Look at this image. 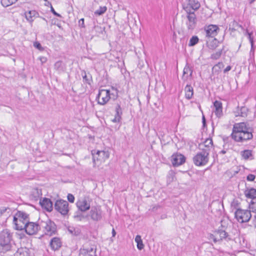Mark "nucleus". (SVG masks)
I'll use <instances>...</instances> for the list:
<instances>
[{
  "instance_id": "1",
  "label": "nucleus",
  "mask_w": 256,
  "mask_h": 256,
  "mask_svg": "<svg viewBox=\"0 0 256 256\" xmlns=\"http://www.w3.org/2000/svg\"><path fill=\"white\" fill-rule=\"evenodd\" d=\"M231 136L237 142H244L252 139L253 136L252 132L250 131V128L244 122L235 124Z\"/></svg>"
},
{
  "instance_id": "2",
  "label": "nucleus",
  "mask_w": 256,
  "mask_h": 256,
  "mask_svg": "<svg viewBox=\"0 0 256 256\" xmlns=\"http://www.w3.org/2000/svg\"><path fill=\"white\" fill-rule=\"evenodd\" d=\"M29 220V215L23 212L18 211L14 216L13 222L17 230H24Z\"/></svg>"
},
{
  "instance_id": "3",
  "label": "nucleus",
  "mask_w": 256,
  "mask_h": 256,
  "mask_svg": "<svg viewBox=\"0 0 256 256\" xmlns=\"http://www.w3.org/2000/svg\"><path fill=\"white\" fill-rule=\"evenodd\" d=\"M40 230L46 235L51 236L55 234L56 228L54 223L47 219L46 220L40 221Z\"/></svg>"
},
{
  "instance_id": "4",
  "label": "nucleus",
  "mask_w": 256,
  "mask_h": 256,
  "mask_svg": "<svg viewBox=\"0 0 256 256\" xmlns=\"http://www.w3.org/2000/svg\"><path fill=\"white\" fill-rule=\"evenodd\" d=\"M94 167H99L110 156L108 151L97 150L96 153L92 151Z\"/></svg>"
},
{
  "instance_id": "5",
  "label": "nucleus",
  "mask_w": 256,
  "mask_h": 256,
  "mask_svg": "<svg viewBox=\"0 0 256 256\" xmlns=\"http://www.w3.org/2000/svg\"><path fill=\"white\" fill-rule=\"evenodd\" d=\"M11 240L12 234L8 230H3L0 232V246L2 247V250L6 252L10 250Z\"/></svg>"
},
{
  "instance_id": "6",
  "label": "nucleus",
  "mask_w": 256,
  "mask_h": 256,
  "mask_svg": "<svg viewBox=\"0 0 256 256\" xmlns=\"http://www.w3.org/2000/svg\"><path fill=\"white\" fill-rule=\"evenodd\" d=\"M234 217L240 223L247 222L252 218L250 210L237 208L234 212Z\"/></svg>"
},
{
  "instance_id": "7",
  "label": "nucleus",
  "mask_w": 256,
  "mask_h": 256,
  "mask_svg": "<svg viewBox=\"0 0 256 256\" xmlns=\"http://www.w3.org/2000/svg\"><path fill=\"white\" fill-rule=\"evenodd\" d=\"M208 150L198 152L193 158L194 164L197 166L206 165L208 162Z\"/></svg>"
},
{
  "instance_id": "8",
  "label": "nucleus",
  "mask_w": 256,
  "mask_h": 256,
  "mask_svg": "<svg viewBox=\"0 0 256 256\" xmlns=\"http://www.w3.org/2000/svg\"><path fill=\"white\" fill-rule=\"evenodd\" d=\"M200 7V3L196 0H186L182 4V8L186 13H195Z\"/></svg>"
},
{
  "instance_id": "9",
  "label": "nucleus",
  "mask_w": 256,
  "mask_h": 256,
  "mask_svg": "<svg viewBox=\"0 0 256 256\" xmlns=\"http://www.w3.org/2000/svg\"><path fill=\"white\" fill-rule=\"evenodd\" d=\"M80 256H96V246L90 243H86L80 250Z\"/></svg>"
},
{
  "instance_id": "10",
  "label": "nucleus",
  "mask_w": 256,
  "mask_h": 256,
  "mask_svg": "<svg viewBox=\"0 0 256 256\" xmlns=\"http://www.w3.org/2000/svg\"><path fill=\"white\" fill-rule=\"evenodd\" d=\"M55 210L63 216L68 214L69 211L68 203L62 200H58L54 204Z\"/></svg>"
},
{
  "instance_id": "11",
  "label": "nucleus",
  "mask_w": 256,
  "mask_h": 256,
  "mask_svg": "<svg viewBox=\"0 0 256 256\" xmlns=\"http://www.w3.org/2000/svg\"><path fill=\"white\" fill-rule=\"evenodd\" d=\"M197 18L195 13H186V25L189 32H192L196 28Z\"/></svg>"
},
{
  "instance_id": "12",
  "label": "nucleus",
  "mask_w": 256,
  "mask_h": 256,
  "mask_svg": "<svg viewBox=\"0 0 256 256\" xmlns=\"http://www.w3.org/2000/svg\"><path fill=\"white\" fill-rule=\"evenodd\" d=\"M40 221H38V223L28 221L24 228L26 232L28 235L36 234L40 230Z\"/></svg>"
},
{
  "instance_id": "13",
  "label": "nucleus",
  "mask_w": 256,
  "mask_h": 256,
  "mask_svg": "<svg viewBox=\"0 0 256 256\" xmlns=\"http://www.w3.org/2000/svg\"><path fill=\"white\" fill-rule=\"evenodd\" d=\"M76 205L78 210L85 212L90 208V201L87 197L82 198L77 201Z\"/></svg>"
},
{
  "instance_id": "14",
  "label": "nucleus",
  "mask_w": 256,
  "mask_h": 256,
  "mask_svg": "<svg viewBox=\"0 0 256 256\" xmlns=\"http://www.w3.org/2000/svg\"><path fill=\"white\" fill-rule=\"evenodd\" d=\"M110 94L109 90H100L97 98L98 100V104L101 105H104L106 104L110 100Z\"/></svg>"
},
{
  "instance_id": "15",
  "label": "nucleus",
  "mask_w": 256,
  "mask_h": 256,
  "mask_svg": "<svg viewBox=\"0 0 256 256\" xmlns=\"http://www.w3.org/2000/svg\"><path fill=\"white\" fill-rule=\"evenodd\" d=\"M102 212L100 206H92L89 212V216L90 218L96 222H98L102 220Z\"/></svg>"
},
{
  "instance_id": "16",
  "label": "nucleus",
  "mask_w": 256,
  "mask_h": 256,
  "mask_svg": "<svg viewBox=\"0 0 256 256\" xmlns=\"http://www.w3.org/2000/svg\"><path fill=\"white\" fill-rule=\"evenodd\" d=\"M172 162L174 166H179L185 162V157L182 154H173Z\"/></svg>"
},
{
  "instance_id": "17",
  "label": "nucleus",
  "mask_w": 256,
  "mask_h": 256,
  "mask_svg": "<svg viewBox=\"0 0 256 256\" xmlns=\"http://www.w3.org/2000/svg\"><path fill=\"white\" fill-rule=\"evenodd\" d=\"M218 30L219 28L216 25H209L206 28V35L207 36L214 37L217 34Z\"/></svg>"
},
{
  "instance_id": "18",
  "label": "nucleus",
  "mask_w": 256,
  "mask_h": 256,
  "mask_svg": "<svg viewBox=\"0 0 256 256\" xmlns=\"http://www.w3.org/2000/svg\"><path fill=\"white\" fill-rule=\"evenodd\" d=\"M50 246L53 250H58L62 246V242L59 238L54 237L51 239Z\"/></svg>"
},
{
  "instance_id": "19",
  "label": "nucleus",
  "mask_w": 256,
  "mask_h": 256,
  "mask_svg": "<svg viewBox=\"0 0 256 256\" xmlns=\"http://www.w3.org/2000/svg\"><path fill=\"white\" fill-rule=\"evenodd\" d=\"M40 203L42 206L48 212H50L52 210V202L49 198H44L42 200H40Z\"/></svg>"
},
{
  "instance_id": "20",
  "label": "nucleus",
  "mask_w": 256,
  "mask_h": 256,
  "mask_svg": "<svg viewBox=\"0 0 256 256\" xmlns=\"http://www.w3.org/2000/svg\"><path fill=\"white\" fill-rule=\"evenodd\" d=\"M192 74V70L190 66L186 64L183 70V74L182 79L184 81H186L188 79L191 78Z\"/></svg>"
},
{
  "instance_id": "21",
  "label": "nucleus",
  "mask_w": 256,
  "mask_h": 256,
  "mask_svg": "<svg viewBox=\"0 0 256 256\" xmlns=\"http://www.w3.org/2000/svg\"><path fill=\"white\" fill-rule=\"evenodd\" d=\"M213 142L212 138H207L203 143L200 144L199 146L202 151H206L209 152L210 149L212 148Z\"/></svg>"
},
{
  "instance_id": "22",
  "label": "nucleus",
  "mask_w": 256,
  "mask_h": 256,
  "mask_svg": "<svg viewBox=\"0 0 256 256\" xmlns=\"http://www.w3.org/2000/svg\"><path fill=\"white\" fill-rule=\"evenodd\" d=\"M215 108L214 114L218 118H220L222 116V108L221 102L216 100L214 104Z\"/></svg>"
},
{
  "instance_id": "23",
  "label": "nucleus",
  "mask_w": 256,
  "mask_h": 256,
  "mask_svg": "<svg viewBox=\"0 0 256 256\" xmlns=\"http://www.w3.org/2000/svg\"><path fill=\"white\" fill-rule=\"evenodd\" d=\"M116 114L114 118L112 120L114 122H119L121 120V116L122 114V109L120 104H118L116 106Z\"/></svg>"
},
{
  "instance_id": "24",
  "label": "nucleus",
  "mask_w": 256,
  "mask_h": 256,
  "mask_svg": "<svg viewBox=\"0 0 256 256\" xmlns=\"http://www.w3.org/2000/svg\"><path fill=\"white\" fill-rule=\"evenodd\" d=\"M249 110L246 106H242L240 108H238L236 112V116L246 117L249 114Z\"/></svg>"
},
{
  "instance_id": "25",
  "label": "nucleus",
  "mask_w": 256,
  "mask_h": 256,
  "mask_svg": "<svg viewBox=\"0 0 256 256\" xmlns=\"http://www.w3.org/2000/svg\"><path fill=\"white\" fill-rule=\"evenodd\" d=\"M214 232L215 240H218V242L222 240L224 238H226L228 236L227 233L223 230H218V231H216Z\"/></svg>"
},
{
  "instance_id": "26",
  "label": "nucleus",
  "mask_w": 256,
  "mask_h": 256,
  "mask_svg": "<svg viewBox=\"0 0 256 256\" xmlns=\"http://www.w3.org/2000/svg\"><path fill=\"white\" fill-rule=\"evenodd\" d=\"M185 96L188 100H190L192 98L194 94L193 88L187 84L184 88Z\"/></svg>"
},
{
  "instance_id": "27",
  "label": "nucleus",
  "mask_w": 256,
  "mask_h": 256,
  "mask_svg": "<svg viewBox=\"0 0 256 256\" xmlns=\"http://www.w3.org/2000/svg\"><path fill=\"white\" fill-rule=\"evenodd\" d=\"M14 256H30L28 250L26 248H20L18 249Z\"/></svg>"
},
{
  "instance_id": "28",
  "label": "nucleus",
  "mask_w": 256,
  "mask_h": 256,
  "mask_svg": "<svg viewBox=\"0 0 256 256\" xmlns=\"http://www.w3.org/2000/svg\"><path fill=\"white\" fill-rule=\"evenodd\" d=\"M24 14L26 20L32 22L34 21L33 18L36 14V12L35 10H30L28 12H26Z\"/></svg>"
},
{
  "instance_id": "29",
  "label": "nucleus",
  "mask_w": 256,
  "mask_h": 256,
  "mask_svg": "<svg viewBox=\"0 0 256 256\" xmlns=\"http://www.w3.org/2000/svg\"><path fill=\"white\" fill-rule=\"evenodd\" d=\"M246 196L248 198H256V190L254 188H250L245 192Z\"/></svg>"
},
{
  "instance_id": "30",
  "label": "nucleus",
  "mask_w": 256,
  "mask_h": 256,
  "mask_svg": "<svg viewBox=\"0 0 256 256\" xmlns=\"http://www.w3.org/2000/svg\"><path fill=\"white\" fill-rule=\"evenodd\" d=\"M32 196L34 198V200H36L41 197L42 194L40 190L38 188H34L32 192Z\"/></svg>"
},
{
  "instance_id": "31",
  "label": "nucleus",
  "mask_w": 256,
  "mask_h": 256,
  "mask_svg": "<svg viewBox=\"0 0 256 256\" xmlns=\"http://www.w3.org/2000/svg\"><path fill=\"white\" fill-rule=\"evenodd\" d=\"M240 155L243 159L248 160L252 156V151L249 150H246L240 152Z\"/></svg>"
},
{
  "instance_id": "32",
  "label": "nucleus",
  "mask_w": 256,
  "mask_h": 256,
  "mask_svg": "<svg viewBox=\"0 0 256 256\" xmlns=\"http://www.w3.org/2000/svg\"><path fill=\"white\" fill-rule=\"evenodd\" d=\"M135 242L137 243V247L138 250H141L144 248V245L142 243V241L140 236L137 235L136 236Z\"/></svg>"
},
{
  "instance_id": "33",
  "label": "nucleus",
  "mask_w": 256,
  "mask_h": 256,
  "mask_svg": "<svg viewBox=\"0 0 256 256\" xmlns=\"http://www.w3.org/2000/svg\"><path fill=\"white\" fill-rule=\"evenodd\" d=\"M18 0H1V4L4 7H8L14 4Z\"/></svg>"
},
{
  "instance_id": "34",
  "label": "nucleus",
  "mask_w": 256,
  "mask_h": 256,
  "mask_svg": "<svg viewBox=\"0 0 256 256\" xmlns=\"http://www.w3.org/2000/svg\"><path fill=\"white\" fill-rule=\"evenodd\" d=\"M54 68L55 70L59 72L63 71L64 70V68L62 61L56 62L54 64Z\"/></svg>"
},
{
  "instance_id": "35",
  "label": "nucleus",
  "mask_w": 256,
  "mask_h": 256,
  "mask_svg": "<svg viewBox=\"0 0 256 256\" xmlns=\"http://www.w3.org/2000/svg\"><path fill=\"white\" fill-rule=\"evenodd\" d=\"M199 39L197 36H192L189 42L188 46H192L198 42Z\"/></svg>"
},
{
  "instance_id": "36",
  "label": "nucleus",
  "mask_w": 256,
  "mask_h": 256,
  "mask_svg": "<svg viewBox=\"0 0 256 256\" xmlns=\"http://www.w3.org/2000/svg\"><path fill=\"white\" fill-rule=\"evenodd\" d=\"M223 50H224V48L222 50H220L216 52L215 53H214L213 54H212L211 55V56H210L211 58H212L213 60H218V59L220 57V56H222V52Z\"/></svg>"
},
{
  "instance_id": "37",
  "label": "nucleus",
  "mask_w": 256,
  "mask_h": 256,
  "mask_svg": "<svg viewBox=\"0 0 256 256\" xmlns=\"http://www.w3.org/2000/svg\"><path fill=\"white\" fill-rule=\"evenodd\" d=\"M107 10V8L106 6H100L98 10H97L95 12L94 14H96L98 15H102L103 14H104Z\"/></svg>"
},
{
  "instance_id": "38",
  "label": "nucleus",
  "mask_w": 256,
  "mask_h": 256,
  "mask_svg": "<svg viewBox=\"0 0 256 256\" xmlns=\"http://www.w3.org/2000/svg\"><path fill=\"white\" fill-rule=\"evenodd\" d=\"M68 230L70 232V233L74 236H78L80 233V231L78 229H76L74 227L68 228Z\"/></svg>"
},
{
  "instance_id": "39",
  "label": "nucleus",
  "mask_w": 256,
  "mask_h": 256,
  "mask_svg": "<svg viewBox=\"0 0 256 256\" xmlns=\"http://www.w3.org/2000/svg\"><path fill=\"white\" fill-rule=\"evenodd\" d=\"M245 34L248 36V38L250 42L252 47L254 46V38L252 36V32H250L248 30H246Z\"/></svg>"
},
{
  "instance_id": "40",
  "label": "nucleus",
  "mask_w": 256,
  "mask_h": 256,
  "mask_svg": "<svg viewBox=\"0 0 256 256\" xmlns=\"http://www.w3.org/2000/svg\"><path fill=\"white\" fill-rule=\"evenodd\" d=\"M250 208L253 212L256 213V198L252 200L250 204Z\"/></svg>"
},
{
  "instance_id": "41",
  "label": "nucleus",
  "mask_w": 256,
  "mask_h": 256,
  "mask_svg": "<svg viewBox=\"0 0 256 256\" xmlns=\"http://www.w3.org/2000/svg\"><path fill=\"white\" fill-rule=\"evenodd\" d=\"M34 46L38 48V50H41V51H42L44 50V48L38 42H35L34 43Z\"/></svg>"
},
{
  "instance_id": "42",
  "label": "nucleus",
  "mask_w": 256,
  "mask_h": 256,
  "mask_svg": "<svg viewBox=\"0 0 256 256\" xmlns=\"http://www.w3.org/2000/svg\"><path fill=\"white\" fill-rule=\"evenodd\" d=\"M68 200L70 202H74V196L70 194H68Z\"/></svg>"
},
{
  "instance_id": "43",
  "label": "nucleus",
  "mask_w": 256,
  "mask_h": 256,
  "mask_svg": "<svg viewBox=\"0 0 256 256\" xmlns=\"http://www.w3.org/2000/svg\"><path fill=\"white\" fill-rule=\"evenodd\" d=\"M224 67V64L222 62H218V64H216L214 67H213V69H215L216 70L217 68H218V70H220V68H222Z\"/></svg>"
},
{
  "instance_id": "44",
  "label": "nucleus",
  "mask_w": 256,
  "mask_h": 256,
  "mask_svg": "<svg viewBox=\"0 0 256 256\" xmlns=\"http://www.w3.org/2000/svg\"><path fill=\"white\" fill-rule=\"evenodd\" d=\"M255 176L252 174H249L247 177H246V180H248V181H254V180L255 179Z\"/></svg>"
},
{
  "instance_id": "45",
  "label": "nucleus",
  "mask_w": 256,
  "mask_h": 256,
  "mask_svg": "<svg viewBox=\"0 0 256 256\" xmlns=\"http://www.w3.org/2000/svg\"><path fill=\"white\" fill-rule=\"evenodd\" d=\"M50 10L56 16H58V17H60L61 18L62 16L60 14H58V13H57L54 10V8H53V7L52 6V5L50 6Z\"/></svg>"
},
{
  "instance_id": "46",
  "label": "nucleus",
  "mask_w": 256,
  "mask_h": 256,
  "mask_svg": "<svg viewBox=\"0 0 256 256\" xmlns=\"http://www.w3.org/2000/svg\"><path fill=\"white\" fill-rule=\"evenodd\" d=\"M214 236H215V232H214L213 234H210L209 237H208L209 240H212L214 242H218V240H215Z\"/></svg>"
},
{
  "instance_id": "47",
  "label": "nucleus",
  "mask_w": 256,
  "mask_h": 256,
  "mask_svg": "<svg viewBox=\"0 0 256 256\" xmlns=\"http://www.w3.org/2000/svg\"><path fill=\"white\" fill-rule=\"evenodd\" d=\"M82 78H83L84 80L86 82H87L88 84H90V80L88 79V78L86 72H84V76H82Z\"/></svg>"
},
{
  "instance_id": "48",
  "label": "nucleus",
  "mask_w": 256,
  "mask_h": 256,
  "mask_svg": "<svg viewBox=\"0 0 256 256\" xmlns=\"http://www.w3.org/2000/svg\"><path fill=\"white\" fill-rule=\"evenodd\" d=\"M39 60H40L42 64H44L47 61L46 58L44 56H40L39 58Z\"/></svg>"
},
{
  "instance_id": "49",
  "label": "nucleus",
  "mask_w": 256,
  "mask_h": 256,
  "mask_svg": "<svg viewBox=\"0 0 256 256\" xmlns=\"http://www.w3.org/2000/svg\"><path fill=\"white\" fill-rule=\"evenodd\" d=\"M213 42H214V44H212V45L210 44L209 45V48L212 49H214L217 46L216 44V43L217 42L216 40V39H214Z\"/></svg>"
},
{
  "instance_id": "50",
  "label": "nucleus",
  "mask_w": 256,
  "mask_h": 256,
  "mask_svg": "<svg viewBox=\"0 0 256 256\" xmlns=\"http://www.w3.org/2000/svg\"><path fill=\"white\" fill-rule=\"evenodd\" d=\"M74 218L77 220H81L83 217L82 216L80 215H75L74 216Z\"/></svg>"
},
{
  "instance_id": "51",
  "label": "nucleus",
  "mask_w": 256,
  "mask_h": 256,
  "mask_svg": "<svg viewBox=\"0 0 256 256\" xmlns=\"http://www.w3.org/2000/svg\"><path fill=\"white\" fill-rule=\"evenodd\" d=\"M94 30L96 31V32H102V28L100 26H94Z\"/></svg>"
},
{
  "instance_id": "52",
  "label": "nucleus",
  "mask_w": 256,
  "mask_h": 256,
  "mask_svg": "<svg viewBox=\"0 0 256 256\" xmlns=\"http://www.w3.org/2000/svg\"><path fill=\"white\" fill-rule=\"evenodd\" d=\"M44 1L46 2V4H44V5L46 6H52V4L48 0H44Z\"/></svg>"
},
{
  "instance_id": "53",
  "label": "nucleus",
  "mask_w": 256,
  "mask_h": 256,
  "mask_svg": "<svg viewBox=\"0 0 256 256\" xmlns=\"http://www.w3.org/2000/svg\"><path fill=\"white\" fill-rule=\"evenodd\" d=\"M230 69H231L230 66H226V68L224 70V72H228V71L230 70Z\"/></svg>"
},
{
  "instance_id": "54",
  "label": "nucleus",
  "mask_w": 256,
  "mask_h": 256,
  "mask_svg": "<svg viewBox=\"0 0 256 256\" xmlns=\"http://www.w3.org/2000/svg\"><path fill=\"white\" fill-rule=\"evenodd\" d=\"M80 24L83 26L84 24V19L82 18L79 21Z\"/></svg>"
},
{
  "instance_id": "55",
  "label": "nucleus",
  "mask_w": 256,
  "mask_h": 256,
  "mask_svg": "<svg viewBox=\"0 0 256 256\" xmlns=\"http://www.w3.org/2000/svg\"><path fill=\"white\" fill-rule=\"evenodd\" d=\"M116 232L114 229L112 228V237H114L116 236Z\"/></svg>"
},
{
  "instance_id": "56",
  "label": "nucleus",
  "mask_w": 256,
  "mask_h": 256,
  "mask_svg": "<svg viewBox=\"0 0 256 256\" xmlns=\"http://www.w3.org/2000/svg\"><path fill=\"white\" fill-rule=\"evenodd\" d=\"M202 123H203L204 126L206 124V119H205V118L204 116H202Z\"/></svg>"
},
{
  "instance_id": "57",
  "label": "nucleus",
  "mask_w": 256,
  "mask_h": 256,
  "mask_svg": "<svg viewBox=\"0 0 256 256\" xmlns=\"http://www.w3.org/2000/svg\"><path fill=\"white\" fill-rule=\"evenodd\" d=\"M234 24H235L238 26L242 28V26L239 25L236 22L234 21Z\"/></svg>"
},
{
  "instance_id": "58",
  "label": "nucleus",
  "mask_w": 256,
  "mask_h": 256,
  "mask_svg": "<svg viewBox=\"0 0 256 256\" xmlns=\"http://www.w3.org/2000/svg\"><path fill=\"white\" fill-rule=\"evenodd\" d=\"M236 204H235V202L234 201V202L231 204V206H234L236 207V206H235V205H236Z\"/></svg>"
},
{
  "instance_id": "59",
  "label": "nucleus",
  "mask_w": 256,
  "mask_h": 256,
  "mask_svg": "<svg viewBox=\"0 0 256 256\" xmlns=\"http://www.w3.org/2000/svg\"><path fill=\"white\" fill-rule=\"evenodd\" d=\"M220 153L222 154H224L226 153V151L223 150H222L220 152Z\"/></svg>"
},
{
  "instance_id": "60",
  "label": "nucleus",
  "mask_w": 256,
  "mask_h": 256,
  "mask_svg": "<svg viewBox=\"0 0 256 256\" xmlns=\"http://www.w3.org/2000/svg\"><path fill=\"white\" fill-rule=\"evenodd\" d=\"M256 0H250V3H252L254 1H255Z\"/></svg>"
}]
</instances>
